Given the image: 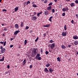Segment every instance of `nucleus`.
<instances>
[{"instance_id":"nucleus-1","label":"nucleus","mask_w":78,"mask_h":78,"mask_svg":"<svg viewBox=\"0 0 78 78\" xmlns=\"http://www.w3.org/2000/svg\"><path fill=\"white\" fill-rule=\"evenodd\" d=\"M36 50L38 51L37 48H34V50L32 51V54L33 56H36L37 54V51Z\"/></svg>"},{"instance_id":"nucleus-2","label":"nucleus","mask_w":78,"mask_h":78,"mask_svg":"<svg viewBox=\"0 0 78 78\" xmlns=\"http://www.w3.org/2000/svg\"><path fill=\"white\" fill-rule=\"evenodd\" d=\"M0 49L1 50V52L2 53H4L5 51H6V50H5L6 49L3 48V47H2V46H0Z\"/></svg>"},{"instance_id":"nucleus-3","label":"nucleus","mask_w":78,"mask_h":78,"mask_svg":"<svg viewBox=\"0 0 78 78\" xmlns=\"http://www.w3.org/2000/svg\"><path fill=\"white\" fill-rule=\"evenodd\" d=\"M55 43H52L50 47L52 50V49H53V48H54V47H55Z\"/></svg>"},{"instance_id":"nucleus-4","label":"nucleus","mask_w":78,"mask_h":78,"mask_svg":"<svg viewBox=\"0 0 78 78\" xmlns=\"http://www.w3.org/2000/svg\"><path fill=\"white\" fill-rule=\"evenodd\" d=\"M67 32H63L62 33V36H66V35H67Z\"/></svg>"},{"instance_id":"nucleus-5","label":"nucleus","mask_w":78,"mask_h":78,"mask_svg":"<svg viewBox=\"0 0 78 78\" xmlns=\"http://www.w3.org/2000/svg\"><path fill=\"white\" fill-rule=\"evenodd\" d=\"M1 44L2 45L3 44V46H5L6 45V41L5 42L1 41L0 42V44Z\"/></svg>"},{"instance_id":"nucleus-6","label":"nucleus","mask_w":78,"mask_h":78,"mask_svg":"<svg viewBox=\"0 0 78 78\" xmlns=\"http://www.w3.org/2000/svg\"><path fill=\"white\" fill-rule=\"evenodd\" d=\"M68 10H69V8H68V7H67L66 8H64L62 10V11H63L64 12H65V11H68Z\"/></svg>"},{"instance_id":"nucleus-7","label":"nucleus","mask_w":78,"mask_h":78,"mask_svg":"<svg viewBox=\"0 0 78 78\" xmlns=\"http://www.w3.org/2000/svg\"><path fill=\"white\" fill-rule=\"evenodd\" d=\"M44 14L45 16H47L48 14V12L47 11H44Z\"/></svg>"},{"instance_id":"nucleus-8","label":"nucleus","mask_w":78,"mask_h":78,"mask_svg":"<svg viewBox=\"0 0 78 78\" xmlns=\"http://www.w3.org/2000/svg\"><path fill=\"white\" fill-rule=\"evenodd\" d=\"M20 30H17L16 31H15V33H14V35H16L17 34H18V33H20Z\"/></svg>"},{"instance_id":"nucleus-9","label":"nucleus","mask_w":78,"mask_h":78,"mask_svg":"<svg viewBox=\"0 0 78 78\" xmlns=\"http://www.w3.org/2000/svg\"><path fill=\"white\" fill-rule=\"evenodd\" d=\"M70 5L71 7H73V6H75V4L73 3H71Z\"/></svg>"},{"instance_id":"nucleus-10","label":"nucleus","mask_w":78,"mask_h":78,"mask_svg":"<svg viewBox=\"0 0 78 78\" xmlns=\"http://www.w3.org/2000/svg\"><path fill=\"white\" fill-rule=\"evenodd\" d=\"M50 24H47L46 25H44V27H46L47 28H48V27H50Z\"/></svg>"},{"instance_id":"nucleus-11","label":"nucleus","mask_w":78,"mask_h":78,"mask_svg":"<svg viewBox=\"0 0 78 78\" xmlns=\"http://www.w3.org/2000/svg\"><path fill=\"white\" fill-rule=\"evenodd\" d=\"M52 8L51 6H49L47 8V9L48 10V11H50V10Z\"/></svg>"},{"instance_id":"nucleus-12","label":"nucleus","mask_w":78,"mask_h":78,"mask_svg":"<svg viewBox=\"0 0 78 78\" xmlns=\"http://www.w3.org/2000/svg\"><path fill=\"white\" fill-rule=\"evenodd\" d=\"M49 71L50 73H52V72H53V70L51 68L49 69Z\"/></svg>"},{"instance_id":"nucleus-13","label":"nucleus","mask_w":78,"mask_h":78,"mask_svg":"<svg viewBox=\"0 0 78 78\" xmlns=\"http://www.w3.org/2000/svg\"><path fill=\"white\" fill-rule=\"evenodd\" d=\"M44 72H49V71L47 69V68H46L44 69Z\"/></svg>"},{"instance_id":"nucleus-14","label":"nucleus","mask_w":78,"mask_h":78,"mask_svg":"<svg viewBox=\"0 0 78 78\" xmlns=\"http://www.w3.org/2000/svg\"><path fill=\"white\" fill-rule=\"evenodd\" d=\"M73 39H78V37L77 36L75 35L74 36H73Z\"/></svg>"},{"instance_id":"nucleus-15","label":"nucleus","mask_w":78,"mask_h":78,"mask_svg":"<svg viewBox=\"0 0 78 78\" xmlns=\"http://www.w3.org/2000/svg\"><path fill=\"white\" fill-rule=\"evenodd\" d=\"M18 9H19V7H16V8H15V12H16L17 11V10H18Z\"/></svg>"},{"instance_id":"nucleus-16","label":"nucleus","mask_w":78,"mask_h":78,"mask_svg":"<svg viewBox=\"0 0 78 78\" xmlns=\"http://www.w3.org/2000/svg\"><path fill=\"white\" fill-rule=\"evenodd\" d=\"M4 60H5V57L3 56L2 57V59H0V61H4Z\"/></svg>"},{"instance_id":"nucleus-17","label":"nucleus","mask_w":78,"mask_h":78,"mask_svg":"<svg viewBox=\"0 0 78 78\" xmlns=\"http://www.w3.org/2000/svg\"><path fill=\"white\" fill-rule=\"evenodd\" d=\"M74 44L76 45H78V41H74Z\"/></svg>"},{"instance_id":"nucleus-18","label":"nucleus","mask_w":78,"mask_h":78,"mask_svg":"<svg viewBox=\"0 0 78 78\" xmlns=\"http://www.w3.org/2000/svg\"><path fill=\"white\" fill-rule=\"evenodd\" d=\"M36 58L37 59H38V60H39V61H40L41 60V57H36Z\"/></svg>"},{"instance_id":"nucleus-19","label":"nucleus","mask_w":78,"mask_h":78,"mask_svg":"<svg viewBox=\"0 0 78 78\" xmlns=\"http://www.w3.org/2000/svg\"><path fill=\"white\" fill-rule=\"evenodd\" d=\"M23 62V66H24L25 64H26V59H25Z\"/></svg>"},{"instance_id":"nucleus-20","label":"nucleus","mask_w":78,"mask_h":78,"mask_svg":"<svg viewBox=\"0 0 78 78\" xmlns=\"http://www.w3.org/2000/svg\"><path fill=\"white\" fill-rule=\"evenodd\" d=\"M15 28H19V25L17 24H15Z\"/></svg>"},{"instance_id":"nucleus-21","label":"nucleus","mask_w":78,"mask_h":78,"mask_svg":"<svg viewBox=\"0 0 78 78\" xmlns=\"http://www.w3.org/2000/svg\"><path fill=\"white\" fill-rule=\"evenodd\" d=\"M61 48H63V49H65V48H66V47L64 46V45H62L61 46Z\"/></svg>"},{"instance_id":"nucleus-22","label":"nucleus","mask_w":78,"mask_h":78,"mask_svg":"<svg viewBox=\"0 0 78 78\" xmlns=\"http://www.w3.org/2000/svg\"><path fill=\"white\" fill-rule=\"evenodd\" d=\"M64 28L65 30V31H66V30H67V26H66V25L65 24V25Z\"/></svg>"},{"instance_id":"nucleus-23","label":"nucleus","mask_w":78,"mask_h":78,"mask_svg":"<svg viewBox=\"0 0 78 78\" xmlns=\"http://www.w3.org/2000/svg\"><path fill=\"white\" fill-rule=\"evenodd\" d=\"M33 20H36L37 19V17H36L35 16H33Z\"/></svg>"},{"instance_id":"nucleus-24","label":"nucleus","mask_w":78,"mask_h":78,"mask_svg":"<svg viewBox=\"0 0 78 78\" xmlns=\"http://www.w3.org/2000/svg\"><path fill=\"white\" fill-rule=\"evenodd\" d=\"M21 27H23L24 26V23L23 22H21V24L20 25Z\"/></svg>"},{"instance_id":"nucleus-25","label":"nucleus","mask_w":78,"mask_h":78,"mask_svg":"<svg viewBox=\"0 0 78 78\" xmlns=\"http://www.w3.org/2000/svg\"><path fill=\"white\" fill-rule=\"evenodd\" d=\"M27 43H28V41H27L26 40H25L24 41V45H27Z\"/></svg>"},{"instance_id":"nucleus-26","label":"nucleus","mask_w":78,"mask_h":78,"mask_svg":"<svg viewBox=\"0 0 78 78\" xmlns=\"http://www.w3.org/2000/svg\"><path fill=\"white\" fill-rule=\"evenodd\" d=\"M50 66V64L49 63H48L46 65V66L47 67H48Z\"/></svg>"},{"instance_id":"nucleus-27","label":"nucleus","mask_w":78,"mask_h":78,"mask_svg":"<svg viewBox=\"0 0 78 78\" xmlns=\"http://www.w3.org/2000/svg\"><path fill=\"white\" fill-rule=\"evenodd\" d=\"M57 59L58 61H59V62H60V61H61V59H60L59 57H58L57 58Z\"/></svg>"},{"instance_id":"nucleus-28","label":"nucleus","mask_w":78,"mask_h":78,"mask_svg":"<svg viewBox=\"0 0 78 78\" xmlns=\"http://www.w3.org/2000/svg\"><path fill=\"white\" fill-rule=\"evenodd\" d=\"M53 18V16H51L50 17L49 20L50 21V22H51V19Z\"/></svg>"},{"instance_id":"nucleus-29","label":"nucleus","mask_w":78,"mask_h":78,"mask_svg":"<svg viewBox=\"0 0 78 78\" xmlns=\"http://www.w3.org/2000/svg\"><path fill=\"white\" fill-rule=\"evenodd\" d=\"M32 6L33 7H34V8H36L37 7V5H36L35 4H33Z\"/></svg>"},{"instance_id":"nucleus-30","label":"nucleus","mask_w":78,"mask_h":78,"mask_svg":"<svg viewBox=\"0 0 78 78\" xmlns=\"http://www.w3.org/2000/svg\"><path fill=\"white\" fill-rule=\"evenodd\" d=\"M50 43H52L54 42V41H53V40H51L50 41Z\"/></svg>"},{"instance_id":"nucleus-31","label":"nucleus","mask_w":78,"mask_h":78,"mask_svg":"<svg viewBox=\"0 0 78 78\" xmlns=\"http://www.w3.org/2000/svg\"><path fill=\"white\" fill-rule=\"evenodd\" d=\"M38 39H39V37H37L36 39L35 40V42H37V41H38Z\"/></svg>"},{"instance_id":"nucleus-32","label":"nucleus","mask_w":78,"mask_h":78,"mask_svg":"<svg viewBox=\"0 0 78 78\" xmlns=\"http://www.w3.org/2000/svg\"><path fill=\"white\" fill-rule=\"evenodd\" d=\"M40 56V54H37V56H36V57H39Z\"/></svg>"},{"instance_id":"nucleus-33","label":"nucleus","mask_w":78,"mask_h":78,"mask_svg":"<svg viewBox=\"0 0 78 78\" xmlns=\"http://www.w3.org/2000/svg\"><path fill=\"white\" fill-rule=\"evenodd\" d=\"M30 1H28V2H27L26 5H28V4H30Z\"/></svg>"},{"instance_id":"nucleus-34","label":"nucleus","mask_w":78,"mask_h":78,"mask_svg":"<svg viewBox=\"0 0 78 78\" xmlns=\"http://www.w3.org/2000/svg\"><path fill=\"white\" fill-rule=\"evenodd\" d=\"M48 53H49V52L48 51H46L45 52V54L46 55H48Z\"/></svg>"},{"instance_id":"nucleus-35","label":"nucleus","mask_w":78,"mask_h":78,"mask_svg":"<svg viewBox=\"0 0 78 78\" xmlns=\"http://www.w3.org/2000/svg\"><path fill=\"white\" fill-rule=\"evenodd\" d=\"M51 10L52 12H53L54 13V12H55L54 9H52Z\"/></svg>"},{"instance_id":"nucleus-36","label":"nucleus","mask_w":78,"mask_h":78,"mask_svg":"<svg viewBox=\"0 0 78 78\" xmlns=\"http://www.w3.org/2000/svg\"><path fill=\"white\" fill-rule=\"evenodd\" d=\"M28 29H29V27L28 26H26V27L25 30H28Z\"/></svg>"},{"instance_id":"nucleus-37","label":"nucleus","mask_w":78,"mask_h":78,"mask_svg":"<svg viewBox=\"0 0 78 78\" xmlns=\"http://www.w3.org/2000/svg\"><path fill=\"white\" fill-rule=\"evenodd\" d=\"M53 5V3H52V2H51L48 5L49 6H51V5Z\"/></svg>"},{"instance_id":"nucleus-38","label":"nucleus","mask_w":78,"mask_h":78,"mask_svg":"<svg viewBox=\"0 0 78 78\" xmlns=\"http://www.w3.org/2000/svg\"><path fill=\"white\" fill-rule=\"evenodd\" d=\"M7 30H8V29L6 28H5L4 29V31H7Z\"/></svg>"},{"instance_id":"nucleus-39","label":"nucleus","mask_w":78,"mask_h":78,"mask_svg":"<svg viewBox=\"0 0 78 78\" xmlns=\"http://www.w3.org/2000/svg\"><path fill=\"white\" fill-rule=\"evenodd\" d=\"M65 15H66V13L65 12H64L62 14V16H65Z\"/></svg>"},{"instance_id":"nucleus-40","label":"nucleus","mask_w":78,"mask_h":78,"mask_svg":"<svg viewBox=\"0 0 78 78\" xmlns=\"http://www.w3.org/2000/svg\"><path fill=\"white\" fill-rule=\"evenodd\" d=\"M75 3H76L77 4H78V1L77 0H76V1H75Z\"/></svg>"},{"instance_id":"nucleus-41","label":"nucleus","mask_w":78,"mask_h":78,"mask_svg":"<svg viewBox=\"0 0 78 78\" xmlns=\"http://www.w3.org/2000/svg\"><path fill=\"white\" fill-rule=\"evenodd\" d=\"M68 47H69V48H70V47H71L72 46V45L71 44H69L68 45Z\"/></svg>"},{"instance_id":"nucleus-42","label":"nucleus","mask_w":78,"mask_h":78,"mask_svg":"<svg viewBox=\"0 0 78 78\" xmlns=\"http://www.w3.org/2000/svg\"><path fill=\"white\" fill-rule=\"evenodd\" d=\"M71 22V23H72L73 24V22H74V21H73V20H72Z\"/></svg>"},{"instance_id":"nucleus-43","label":"nucleus","mask_w":78,"mask_h":78,"mask_svg":"<svg viewBox=\"0 0 78 78\" xmlns=\"http://www.w3.org/2000/svg\"><path fill=\"white\" fill-rule=\"evenodd\" d=\"M40 50H41V53L43 52V51L42 50V48H41Z\"/></svg>"},{"instance_id":"nucleus-44","label":"nucleus","mask_w":78,"mask_h":78,"mask_svg":"<svg viewBox=\"0 0 78 78\" xmlns=\"http://www.w3.org/2000/svg\"><path fill=\"white\" fill-rule=\"evenodd\" d=\"M76 17L77 19H78V14H76Z\"/></svg>"},{"instance_id":"nucleus-45","label":"nucleus","mask_w":78,"mask_h":78,"mask_svg":"<svg viewBox=\"0 0 78 78\" xmlns=\"http://www.w3.org/2000/svg\"><path fill=\"white\" fill-rule=\"evenodd\" d=\"M43 36H44V37H45V36H46V33H45L43 34Z\"/></svg>"},{"instance_id":"nucleus-46","label":"nucleus","mask_w":78,"mask_h":78,"mask_svg":"<svg viewBox=\"0 0 78 78\" xmlns=\"http://www.w3.org/2000/svg\"><path fill=\"white\" fill-rule=\"evenodd\" d=\"M7 10L6 9H4L2 10L3 12H5V11H7Z\"/></svg>"},{"instance_id":"nucleus-47","label":"nucleus","mask_w":78,"mask_h":78,"mask_svg":"<svg viewBox=\"0 0 78 78\" xmlns=\"http://www.w3.org/2000/svg\"><path fill=\"white\" fill-rule=\"evenodd\" d=\"M39 16H40V15L39 13H38L37 14V17H39Z\"/></svg>"},{"instance_id":"nucleus-48","label":"nucleus","mask_w":78,"mask_h":78,"mask_svg":"<svg viewBox=\"0 0 78 78\" xmlns=\"http://www.w3.org/2000/svg\"><path fill=\"white\" fill-rule=\"evenodd\" d=\"M12 40H14V38H11L10 39V41H12Z\"/></svg>"},{"instance_id":"nucleus-49","label":"nucleus","mask_w":78,"mask_h":78,"mask_svg":"<svg viewBox=\"0 0 78 78\" xmlns=\"http://www.w3.org/2000/svg\"><path fill=\"white\" fill-rule=\"evenodd\" d=\"M10 67V66H9V65H8L7 66V68L8 69H9Z\"/></svg>"},{"instance_id":"nucleus-50","label":"nucleus","mask_w":78,"mask_h":78,"mask_svg":"<svg viewBox=\"0 0 78 78\" xmlns=\"http://www.w3.org/2000/svg\"><path fill=\"white\" fill-rule=\"evenodd\" d=\"M42 13V12H41L39 13H38L40 15V14H41Z\"/></svg>"},{"instance_id":"nucleus-51","label":"nucleus","mask_w":78,"mask_h":78,"mask_svg":"<svg viewBox=\"0 0 78 78\" xmlns=\"http://www.w3.org/2000/svg\"><path fill=\"white\" fill-rule=\"evenodd\" d=\"M10 48H12L13 47V45H11L10 46Z\"/></svg>"},{"instance_id":"nucleus-52","label":"nucleus","mask_w":78,"mask_h":78,"mask_svg":"<svg viewBox=\"0 0 78 78\" xmlns=\"http://www.w3.org/2000/svg\"><path fill=\"white\" fill-rule=\"evenodd\" d=\"M32 32H33V31L31 30L29 32V33H30L31 34V33H32Z\"/></svg>"},{"instance_id":"nucleus-53","label":"nucleus","mask_w":78,"mask_h":78,"mask_svg":"<svg viewBox=\"0 0 78 78\" xmlns=\"http://www.w3.org/2000/svg\"><path fill=\"white\" fill-rule=\"evenodd\" d=\"M44 3H47V1H45L44 2Z\"/></svg>"},{"instance_id":"nucleus-54","label":"nucleus","mask_w":78,"mask_h":78,"mask_svg":"<svg viewBox=\"0 0 78 78\" xmlns=\"http://www.w3.org/2000/svg\"><path fill=\"white\" fill-rule=\"evenodd\" d=\"M30 69H31V68H32V65H30Z\"/></svg>"},{"instance_id":"nucleus-55","label":"nucleus","mask_w":78,"mask_h":78,"mask_svg":"<svg viewBox=\"0 0 78 78\" xmlns=\"http://www.w3.org/2000/svg\"><path fill=\"white\" fill-rule=\"evenodd\" d=\"M34 14H35V15H36V12H34Z\"/></svg>"},{"instance_id":"nucleus-56","label":"nucleus","mask_w":78,"mask_h":78,"mask_svg":"<svg viewBox=\"0 0 78 78\" xmlns=\"http://www.w3.org/2000/svg\"><path fill=\"white\" fill-rule=\"evenodd\" d=\"M8 72L7 71V72H5L6 74H8Z\"/></svg>"},{"instance_id":"nucleus-57","label":"nucleus","mask_w":78,"mask_h":78,"mask_svg":"<svg viewBox=\"0 0 78 78\" xmlns=\"http://www.w3.org/2000/svg\"><path fill=\"white\" fill-rule=\"evenodd\" d=\"M54 0V2H57V0Z\"/></svg>"},{"instance_id":"nucleus-58","label":"nucleus","mask_w":78,"mask_h":78,"mask_svg":"<svg viewBox=\"0 0 78 78\" xmlns=\"http://www.w3.org/2000/svg\"><path fill=\"white\" fill-rule=\"evenodd\" d=\"M2 26H4V25H5L4 24H2Z\"/></svg>"},{"instance_id":"nucleus-59","label":"nucleus","mask_w":78,"mask_h":78,"mask_svg":"<svg viewBox=\"0 0 78 78\" xmlns=\"http://www.w3.org/2000/svg\"><path fill=\"white\" fill-rule=\"evenodd\" d=\"M34 2H32V4H33V5H34Z\"/></svg>"},{"instance_id":"nucleus-60","label":"nucleus","mask_w":78,"mask_h":78,"mask_svg":"<svg viewBox=\"0 0 78 78\" xmlns=\"http://www.w3.org/2000/svg\"><path fill=\"white\" fill-rule=\"evenodd\" d=\"M5 34H2V36H4H4H5Z\"/></svg>"},{"instance_id":"nucleus-61","label":"nucleus","mask_w":78,"mask_h":78,"mask_svg":"<svg viewBox=\"0 0 78 78\" xmlns=\"http://www.w3.org/2000/svg\"><path fill=\"white\" fill-rule=\"evenodd\" d=\"M19 48H21V47H20V46H19V47H18Z\"/></svg>"},{"instance_id":"nucleus-62","label":"nucleus","mask_w":78,"mask_h":78,"mask_svg":"<svg viewBox=\"0 0 78 78\" xmlns=\"http://www.w3.org/2000/svg\"><path fill=\"white\" fill-rule=\"evenodd\" d=\"M56 11H58V10L56 9H55Z\"/></svg>"},{"instance_id":"nucleus-63","label":"nucleus","mask_w":78,"mask_h":78,"mask_svg":"<svg viewBox=\"0 0 78 78\" xmlns=\"http://www.w3.org/2000/svg\"><path fill=\"white\" fill-rule=\"evenodd\" d=\"M2 0H0V3H1V2H2Z\"/></svg>"},{"instance_id":"nucleus-64","label":"nucleus","mask_w":78,"mask_h":78,"mask_svg":"<svg viewBox=\"0 0 78 78\" xmlns=\"http://www.w3.org/2000/svg\"><path fill=\"white\" fill-rule=\"evenodd\" d=\"M35 16V15H33L32 16V17H33V16Z\"/></svg>"}]
</instances>
